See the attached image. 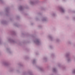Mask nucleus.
<instances>
[{
	"instance_id": "f257e3e1",
	"label": "nucleus",
	"mask_w": 75,
	"mask_h": 75,
	"mask_svg": "<svg viewBox=\"0 0 75 75\" xmlns=\"http://www.w3.org/2000/svg\"><path fill=\"white\" fill-rule=\"evenodd\" d=\"M64 11V9H62V12H63Z\"/></svg>"
},
{
	"instance_id": "f03ea898",
	"label": "nucleus",
	"mask_w": 75,
	"mask_h": 75,
	"mask_svg": "<svg viewBox=\"0 0 75 75\" xmlns=\"http://www.w3.org/2000/svg\"><path fill=\"white\" fill-rule=\"evenodd\" d=\"M74 72L75 73V70H74Z\"/></svg>"
}]
</instances>
